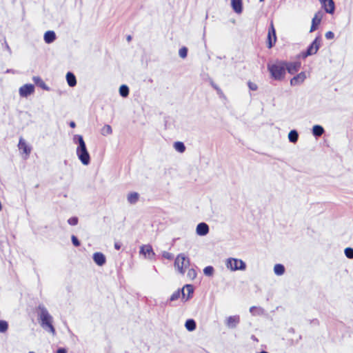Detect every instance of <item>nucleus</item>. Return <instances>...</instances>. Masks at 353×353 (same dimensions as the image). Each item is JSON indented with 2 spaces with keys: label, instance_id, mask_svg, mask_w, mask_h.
Here are the masks:
<instances>
[{
  "label": "nucleus",
  "instance_id": "f257e3e1",
  "mask_svg": "<svg viewBox=\"0 0 353 353\" xmlns=\"http://www.w3.org/2000/svg\"><path fill=\"white\" fill-rule=\"evenodd\" d=\"M37 316L40 326L52 336L56 334V330L53 325V318L49 313L46 306L41 303L37 307Z\"/></svg>",
  "mask_w": 353,
  "mask_h": 353
},
{
  "label": "nucleus",
  "instance_id": "f03ea898",
  "mask_svg": "<svg viewBox=\"0 0 353 353\" xmlns=\"http://www.w3.org/2000/svg\"><path fill=\"white\" fill-rule=\"evenodd\" d=\"M73 141L78 144L76 149V154L79 160L84 165H89L90 163V156L88 151L83 136L80 134H75L73 137Z\"/></svg>",
  "mask_w": 353,
  "mask_h": 353
},
{
  "label": "nucleus",
  "instance_id": "7ed1b4c3",
  "mask_svg": "<svg viewBox=\"0 0 353 353\" xmlns=\"http://www.w3.org/2000/svg\"><path fill=\"white\" fill-rule=\"evenodd\" d=\"M268 70L270 73L271 77L276 81H281L284 79L285 75V62L279 61L273 64L268 65Z\"/></svg>",
  "mask_w": 353,
  "mask_h": 353
},
{
  "label": "nucleus",
  "instance_id": "20e7f679",
  "mask_svg": "<svg viewBox=\"0 0 353 353\" xmlns=\"http://www.w3.org/2000/svg\"><path fill=\"white\" fill-rule=\"evenodd\" d=\"M225 266L231 271L245 270L246 269L245 263L239 259L228 258L225 262Z\"/></svg>",
  "mask_w": 353,
  "mask_h": 353
},
{
  "label": "nucleus",
  "instance_id": "39448f33",
  "mask_svg": "<svg viewBox=\"0 0 353 353\" xmlns=\"http://www.w3.org/2000/svg\"><path fill=\"white\" fill-rule=\"evenodd\" d=\"M321 46V37H316L314 40L307 47L306 51L302 53V57L306 58L307 57L316 54Z\"/></svg>",
  "mask_w": 353,
  "mask_h": 353
},
{
  "label": "nucleus",
  "instance_id": "423d86ee",
  "mask_svg": "<svg viewBox=\"0 0 353 353\" xmlns=\"http://www.w3.org/2000/svg\"><path fill=\"white\" fill-rule=\"evenodd\" d=\"M189 263V259L187 258L184 254H179L175 259L174 266L181 274H183L185 273L183 268L188 266Z\"/></svg>",
  "mask_w": 353,
  "mask_h": 353
},
{
  "label": "nucleus",
  "instance_id": "0eeeda50",
  "mask_svg": "<svg viewBox=\"0 0 353 353\" xmlns=\"http://www.w3.org/2000/svg\"><path fill=\"white\" fill-rule=\"evenodd\" d=\"M267 40V45L268 48H272L276 41V30L272 21H271L268 29Z\"/></svg>",
  "mask_w": 353,
  "mask_h": 353
},
{
  "label": "nucleus",
  "instance_id": "6e6552de",
  "mask_svg": "<svg viewBox=\"0 0 353 353\" xmlns=\"http://www.w3.org/2000/svg\"><path fill=\"white\" fill-rule=\"evenodd\" d=\"M34 91V86L32 84L27 83L23 85H22L19 90V95L21 97H27L28 96L32 94Z\"/></svg>",
  "mask_w": 353,
  "mask_h": 353
},
{
  "label": "nucleus",
  "instance_id": "1a4fd4ad",
  "mask_svg": "<svg viewBox=\"0 0 353 353\" xmlns=\"http://www.w3.org/2000/svg\"><path fill=\"white\" fill-rule=\"evenodd\" d=\"M140 253L143 254L145 257H147L149 259H152L155 256V253L153 251L152 247L150 244L141 246Z\"/></svg>",
  "mask_w": 353,
  "mask_h": 353
},
{
  "label": "nucleus",
  "instance_id": "9d476101",
  "mask_svg": "<svg viewBox=\"0 0 353 353\" xmlns=\"http://www.w3.org/2000/svg\"><path fill=\"white\" fill-rule=\"evenodd\" d=\"M240 322L239 315L230 316L225 320V325L230 329L235 328Z\"/></svg>",
  "mask_w": 353,
  "mask_h": 353
},
{
  "label": "nucleus",
  "instance_id": "9b49d317",
  "mask_svg": "<svg viewBox=\"0 0 353 353\" xmlns=\"http://www.w3.org/2000/svg\"><path fill=\"white\" fill-rule=\"evenodd\" d=\"M322 7L327 13L332 14L334 12L335 6L333 0H319Z\"/></svg>",
  "mask_w": 353,
  "mask_h": 353
},
{
  "label": "nucleus",
  "instance_id": "f8f14e48",
  "mask_svg": "<svg viewBox=\"0 0 353 353\" xmlns=\"http://www.w3.org/2000/svg\"><path fill=\"white\" fill-rule=\"evenodd\" d=\"M210 228L207 223L204 222L199 223L196 228V233L199 236H205L209 233Z\"/></svg>",
  "mask_w": 353,
  "mask_h": 353
},
{
  "label": "nucleus",
  "instance_id": "ddd939ff",
  "mask_svg": "<svg viewBox=\"0 0 353 353\" xmlns=\"http://www.w3.org/2000/svg\"><path fill=\"white\" fill-rule=\"evenodd\" d=\"M285 71L287 70L288 73L293 74L299 70L301 63L299 62H285Z\"/></svg>",
  "mask_w": 353,
  "mask_h": 353
},
{
  "label": "nucleus",
  "instance_id": "4468645a",
  "mask_svg": "<svg viewBox=\"0 0 353 353\" xmlns=\"http://www.w3.org/2000/svg\"><path fill=\"white\" fill-rule=\"evenodd\" d=\"M92 259L94 263L99 266L103 265L106 262L105 256L102 252H97L94 253Z\"/></svg>",
  "mask_w": 353,
  "mask_h": 353
},
{
  "label": "nucleus",
  "instance_id": "2eb2a0df",
  "mask_svg": "<svg viewBox=\"0 0 353 353\" xmlns=\"http://www.w3.org/2000/svg\"><path fill=\"white\" fill-rule=\"evenodd\" d=\"M305 78V73L304 72H301L291 79L290 85L292 86L299 85L304 81Z\"/></svg>",
  "mask_w": 353,
  "mask_h": 353
},
{
  "label": "nucleus",
  "instance_id": "dca6fc26",
  "mask_svg": "<svg viewBox=\"0 0 353 353\" xmlns=\"http://www.w3.org/2000/svg\"><path fill=\"white\" fill-rule=\"evenodd\" d=\"M231 5L234 11L237 14H241L243 11L242 0H231Z\"/></svg>",
  "mask_w": 353,
  "mask_h": 353
},
{
  "label": "nucleus",
  "instance_id": "f3484780",
  "mask_svg": "<svg viewBox=\"0 0 353 353\" xmlns=\"http://www.w3.org/2000/svg\"><path fill=\"white\" fill-rule=\"evenodd\" d=\"M32 80L37 85L39 86L43 90L46 91H49L50 90V87L46 85L40 77L34 76Z\"/></svg>",
  "mask_w": 353,
  "mask_h": 353
},
{
  "label": "nucleus",
  "instance_id": "a211bd4d",
  "mask_svg": "<svg viewBox=\"0 0 353 353\" xmlns=\"http://www.w3.org/2000/svg\"><path fill=\"white\" fill-rule=\"evenodd\" d=\"M43 39L48 44L52 43L56 39V34L53 30H48L45 32Z\"/></svg>",
  "mask_w": 353,
  "mask_h": 353
},
{
  "label": "nucleus",
  "instance_id": "6ab92c4d",
  "mask_svg": "<svg viewBox=\"0 0 353 353\" xmlns=\"http://www.w3.org/2000/svg\"><path fill=\"white\" fill-rule=\"evenodd\" d=\"M318 14H319V13L315 14L314 17H313V19L312 20V25H311L310 30V32L316 30L318 28V26L320 24V23L321 21V16L319 17Z\"/></svg>",
  "mask_w": 353,
  "mask_h": 353
},
{
  "label": "nucleus",
  "instance_id": "aec40b11",
  "mask_svg": "<svg viewBox=\"0 0 353 353\" xmlns=\"http://www.w3.org/2000/svg\"><path fill=\"white\" fill-rule=\"evenodd\" d=\"M185 290H186L188 292V296L186 298V300H188L192 296V294H193V292H194V288H193L192 285H191V284L185 285L181 288V294H182L183 297H184L185 295Z\"/></svg>",
  "mask_w": 353,
  "mask_h": 353
},
{
  "label": "nucleus",
  "instance_id": "412c9836",
  "mask_svg": "<svg viewBox=\"0 0 353 353\" xmlns=\"http://www.w3.org/2000/svg\"><path fill=\"white\" fill-rule=\"evenodd\" d=\"M66 81L70 87H74L77 85V79L75 75L71 72H68L66 74Z\"/></svg>",
  "mask_w": 353,
  "mask_h": 353
},
{
  "label": "nucleus",
  "instance_id": "4be33fe9",
  "mask_svg": "<svg viewBox=\"0 0 353 353\" xmlns=\"http://www.w3.org/2000/svg\"><path fill=\"white\" fill-rule=\"evenodd\" d=\"M18 146L19 148L22 150L23 152L26 154H29L31 152L30 148L28 146L26 141L23 138H20Z\"/></svg>",
  "mask_w": 353,
  "mask_h": 353
},
{
  "label": "nucleus",
  "instance_id": "5701e85b",
  "mask_svg": "<svg viewBox=\"0 0 353 353\" xmlns=\"http://www.w3.org/2000/svg\"><path fill=\"white\" fill-rule=\"evenodd\" d=\"M139 198V194L136 192H130L128 194L127 200L128 202L130 204H135Z\"/></svg>",
  "mask_w": 353,
  "mask_h": 353
},
{
  "label": "nucleus",
  "instance_id": "b1692460",
  "mask_svg": "<svg viewBox=\"0 0 353 353\" xmlns=\"http://www.w3.org/2000/svg\"><path fill=\"white\" fill-rule=\"evenodd\" d=\"M288 137L290 142H291L292 143H296L299 139V133H298L297 130H290V132L288 133Z\"/></svg>",
  "mask_w": 353,
  "mask_h": 353
},
{
  "label": "nucleus",
  "instance_id": "393cba45",
  "mask_svg": "<svg viewBox=\"0 0 353 353\" xmlns=\"http://www.w3.org/2000/svg\"><path fill=\"white\" fill-rule=\"evenodd\" d=\"M185 327L190 332L194 331L196 327V322L192 319H188L185 323Z\"/></svg>",
  "mask_w": 353,
  "mask_h": 353
},
{
  "label": "nucleus",
  "instance_id": "a878e982",
  "mask_svg": "<svg viewBox=\"0 0 353 353\" xmlns=\"http://www.w3.org/2000/svg\"><path fill=\"white\" fill-rule=\"evenodd\" d=\"M285 266L283 264L277 263L274 266V273L277 276H281L285 273Z\"/></svg>",
  "mask_w": 353,
  "mask_h": 353
},
{
  "label": "nucleus",
  "instance_id": "bb28decb",
  "mask_svg": "<svg viewBox=\"0 0 353 353\" xmlns=\"http://www.w3.org/2000/svg\"><path fill=\"white\" fill-rule=\"evenodd\" d=\"M324 132V128L320 125H314L312 128V134L314 137H320Z\"/></svg>",
  "mask_w": 353,
  "mask_h": 353
},
{
  "label": "nucleus",
  "instance_id": "cd10ccee",
  "mask_svg": "<svg viewBox=\"0 0 353 353\" xmlns=\"http://www.w3.org/2000/svg\"><path fill=\"white\" fill-rule=\"evenodd\" d=\"M173 147L174 150L180 153H183L185 150V145L182 141H176L174 143Z\"/></svg>",
  "mask_w": 353,
  "mask_h": 353
},
{
  "label": "nucleus",
  "instance_id": "c85d7f7f",
  "mask_svg": "<svg viewBox=\"0 0 353 353\" xmlns=\"http://www.w3.org/2000/svg\"><path fill=\"white\" fill-rule=\"evenodd\" d=\"M119 92L122 97H127L129 95L130 90L127 85L123 84L119 87Z\"/></svg>",
  "mask_w": 353,
  "mask_h": 353
},
{
  "label": "nucleus",
  "instance_id": "c756f323",
  "mask_svg": "<svg viewBox=\"0 0 353 353\" xmlns=\"http://www.w3.org/2000/svg\"><path fill=\"white\" fill-rule=\"evenodd\" d=\"M214 268L211 265H208L203 269V274L207 276H212L214 274Z\"/></svg>",
  "mask_w": 353,
  "mask_h": 353
},
{
  "label": "nucleus",
  "instance_id": "7c9ffc66",
  "mask_svg": "<svg viewBox=\"0 0 353 353\" xmlns=\"http://www.w3.org/2000/svg\"><path fill=\"white\" fill-rule=\"evenodd\" d=\"M8 329V323L5 320H0V333L6 332Z\"/></svg>",
  "mask_w": 353,
  "mask_h": 353
},
{
  "label": "nucleus",
  "instance_id": "2f4dec72",
  "mask_svg": "<svg viewBox=\"0 0 353 353\" xmlns=\"http://www.w3.org/2000/svg\"><path fill=\"white\" fill-rule=\"evenodd\" d=\"M188 50L186 47L183 46L179 50V55L181 58L185 59L187 57Z\"/></svg>",
  "mask_w": 353,
  "mask_h": 353
},
{
  "label": "nucleus",
  "instance_id": "473e14b6",
  "mask_svg": "<svg viewBox=\"0 0 353 353\" xmlns=\"http://www.w3.org/2000/svg\"><path fill=\"white\" fill-rule=\"evenodd\" d=\"M181 294V289H179L178 290L175 291L170 297V301H174L177 300Z\"/></svg>",
  "mask_w": 353,
  "mask_h": 353
},
{
  "label": "nucleus",
  "instance_id": "72a5a7b5",
  "mask_svg": "<svg viewBox=\"0 0 353 353\" xmlns=\"http://www.w3.org/2000/svg\"><path fill=\"white\" fill-rule=\"evenodd\" d=\"M344 253H345V256L347 259H353V248H350V247L346 248L344 250Z\"/></svg>",
  "mask_w": 353,
  "mask_h": 353
},
{
  "label": "nucleus",
  "instance_id": "f704fd0d",
  "mask_svg": "<svg viewBox=\"0 0 353 353\" xmlns=\"http://www.w3.org/2000/svg\"><path fill=\"white\" fill-rule=\"evenodd\" d=\"M112 132V128L109 125H105L102 130V134L107 135L111 134Z\"/></svg>",
  "mask_w": 353,
  "mask_h": 353
},
{
  "label": "nucleus",
  "instance_id": "c9c22d12",
  "mask_svg": "<svg viewBox=\"0 0 353 353\" xmlns=\"http://www.w3.org/2000/svg\"><path fill=\"white\" fill-rule=\"evenodd\" d=\"M187 276L192 280L194 279L196 276V272L194 269H190L188 272Z\"/></svg>",
  "mask_w": 353,
  "mask_h": 353
},
{
  "label": "nucleus",
  "instance_id": "e433bc0d",
  "mask_svg": "<svg viewBox=\"0 0 353 353\" xmlns=\"http://www.w3.org/2000/svg\"><path fill=\"white\" fill-rule=\"evenodd\" d=\"M68 223L70 225H76L78 223V218L77 216H72L68 219Z\"/></svg>",
  "mask_w": 353,
  "mask_h": 353
},
{
  "label": "nucleus",
  "instance_id": "4c0bfd02",
  "mask_svg": "<svg viewBox=\"0 0 353 353\" xmlns=\"http://www.w3.org/2000/svg\"><path fill=\"white\" fill-rule=\"evenodd\" d=\"M71 241H72V244L75 247H78L81 244L80 241L78 239V238L75 235H72Z\"/></svg>",
  "mask_w": 353,
  "mask_h": 353
},
{
  "label": "nucleus",
  "instance_id": "58836bf2",
  "mask_svg": "<svg viewBox=\"0 0 353 353\" xmlns=\"http://www.w3.org/2000/svg\"><path fill=\"white\" fill-rule=\"evenodd\" d=\"M248 85L249 89L251 90L254 91V90H256L258 89V85L256 83H253V82L248 81Z\"/></svg>",
  "mask_w": 353,
  "mask_h": 353
},
{
  "label": "nucleus",
  "instance_id": "ea45409f",
  "mask_svg": "<svg viewBox=\"0 0 353 353\" xmlns=\"http://www.w3.org/2000/svg\"><path fill=\"white\" fill-rule=\"evenodd\" d=\"M162 256L163 258H165L166 259H169V260L172 259V258H173V254L172 253L166 252V251L163 252Z\"/></svg>",
  "mask_w": 353,
  "mask_h": 353
},
{
  "label": "nucleus",
  "instance_id": "a19ab883",
  "mask_svg": "<svg viewBox=\"0 0 353 353\" xmlns=\"http://www.w3.org/2000/svg\"><path fill=\"white\" fill-rule=\"evenodd\" d=\"M210 84L217 91L218 94H222L221 89L212 80H210Z\"/></svg>",
  "mask_w": 353,
  "mask_h": 353
},
{
  "label": "nucleus",
  "instance_id": "79ce46f5",
  "mask_svg": "<svg viewBox=\"0 0 353 353\" xmlns=\"http://www.w3.org/2000/svg\"><path fill=\"white\" fill-rule=\"evenodd\" d=\"M325 37L327 39H332L334 37V34L332 31H328L325 33Z\"/></svg>",
  "mask_w": 353,
  "mask_h": 353
},
{
  "label": "nucleus",
  "instance_id": "37998d69",
  "mask_svg": "<svg viewBox=\"0 0 353 353\" xmlns=\"http://www.w3.org/2000/svg\"><path fill=\"white\" fill-rule=\"evenodd\" d=\"M57 353H67V350L64 347H60L57 350Z\"/></svg>",
  "mask_w": 353,
  "mask_h": 353
},
{
  "label": "nucleus",
  "instance_id": "c03bdc74",
  "mask_svg": "<svg viewBox=\"0 0 353 353\" xmlns=\"http://www.w3.org/2000/svg\"><path fill=\"white\" fill-rule=\"evenodd\" d=\"M5 48L8 50L9 54H10L12 53L11 49L6 41H5Z\"/></svg>",
  "mask_w": 353,
  "mask_h": 353
},
{
  "label": "nucleus",
  "instance_id": "a18cd8bd",
  "mask_svg": "<svg viewBox=\"0 0 353 353\" xmlns=\"http://www.w3.org/2000/svg\"><path fill=\"white\" fill-rule=\"evenodd\" d=\"M121 244L118 242H116L114 243V248L117 250H119L121 248Z\"/></svg>",
  "mask_w": 353,
  "mask_h": 353
},
{
  "label": "nucleus",
  "instance_id": "49530a36",
  "mask_svg": "<svg viewBox=\"0 0 353 353\" xmlns=\"http://www.w3.org/2000/svg\"><path fill=\"white\" fill-rule=\"evenodd\" d=\"M257 309H258V308H257L256 306H252V307H250V312L251 313H254V311L255 310H257Z\"/></svg>",
  "mask_w": 353,
  "mask_h": 353
},
{
  "label": "nucleus",
  "instance_id": "de8ad7c7",
  "mask_svg": "<svg viewBox=\"0 0 353 353\" xmlns=\"http://www.w3.org/2000/svg\"><path fill=\"white\" fill-rule=\"evenodd\" d=\"M69 125L71 128H74L76 126V123L74 121H70Z\"/></svg>",
  "mask_w": 353,
  "mask_h": 353
},
{
  "label": "nucleus",
  "instance_id": "09e8293b",
  "mask_svg": "<svg viewBox=\"0 0 353 353\" xmlns=\"http://www.w3.org/2000/svg\"><path fill=\"white\" fill-rule=\"evenodd\" d=\"M131 39H132L131 36H130V35H128V36L127 37V40H128V41H130Z\"/></svg>",
  "mask_w": 353,
  "mask_h": 353
},
{
  "label": "nucleus",
  "instance_id": "8fccbe9b",
  "mask_svg": "<svg viewBox=\"0 0 353 353\" xmlns=\"http://www.w3.org/2000/svg\"><path fill=\"white\" fill-rule=\"evenodd\" d=\"M259 353H269V352L263 350V351L260 352Z\"/></svg>",
  "mask_w": 353,
  "mask_h": 353
},
{
  "label": "nucleus",
  "instance_id": "3c124183",
  "mask_svg": "<svg viewBox=\"0 0 353 353\" xmlns=\"http://www.w3.org/2000/svg\"><path fill=\"white\" fill-rule=\"evenodd\" d=\"M265 0H259L260 2H263Z\"/></svg>",
  "mask_w": 353,
  "mask_h": 353
},
{
  "label": "nucleus",
  "instance_id": "603ef678",
  "mask_svg": "<svg viewBox=\"0 0 353 353\" xmlns=\"http://www.w3.org/2000/svg\"><path fill=\"white\" fill-rule=\"evenodd\" d=\"M28 353H35V352H29Z\"/></svg>",
  "mask_w": 353,
  "mask_h": 353
}]
</instances>
